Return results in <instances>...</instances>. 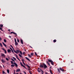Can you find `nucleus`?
Instances as JSON below:
<instances>
[{
  "label": "nucleus",
  "instance_id": "nucleus-54",
  "mask_svg": "<svg viewBox=\"0 0 74 74\" xmlns=\"http://www.w3.org/2000/svg\"><path fill=\"white\" fill-rule=\"evenodd\" d=\"M8 31H9V32H10V29H8Z\"/></svg>",
  "mask_w": 74,
  "mask_h": 74
},
{
  "label": "nucleus",
  "instance_id": "nucleus-5",
  "mask_svg": "<svg viewBox=\"0 0 74 74\" xmlns=\"http://www.w3.org/2000/svg\"><path fill=\"white\" fill-rule=\"evenodd\" d=\"M2 49H3V51H5V53H7V51H6V50L4 48H2Z\"/></svg>",
  "mask_w": 74,
  "mask_h": 74
},
{
  "label": "nucleus",
  "instance_id": "nucleus-14",
  "mask_svg": "<svg viewBox=\"0 0 74 74\" xmlns=\"http://www.w3.org/2000/svg\"><path fill=\"white\" fill-rule=\"evenodd\" d=\"M11 50H10V49H8V53H10V52H11Z\"/></svg>",
  "mask_w": 74,
  "mask_h": 74
},
{
  "label": "nucleus",
  "instance_id": "nucleus-17",
  "mask_svg": "<svg viewBox=\"0 0 74 74\" xmlns=\"http://www.w3.org/2000/svg\"><path fill=\"white\" fill-rule=\"evenodd\" d=\"M16 51L17 52V53L20 52V51H19V50H16Z\"/></svg>",
  "mask_w": 74,
  "mask_h": 74
},
{
  "label": "nucleus",
  "instance_id": "nucleus-47",
  "mask_svg": "<svg viewBox=\"0 0 74 74\" xmlns=\"http://www.w3.org/2000/svg\"><path fill=\"white\" fill-rule=\"evenodd\" d=\"M29 73H30V74H32V73H31V71H29Z\"/></svg>",
  "mask_w": 74,
  "mask_h": 74
},
{
  "label": "nucleus",
  "instance_id": "nucleus-7",
  "mask_svg": "<svg viewBox=\"0 0 74 74\" xmlns=\"http://www.w3.org/2000/svg\"><path fill=\"white\" fill-rule=\"evenodd\" d=\"M1 61L2 62V63H5L6 62L5 61V60H1Z\"/></svg>",
  "mask_w": 74,
  "mask_h": 74
},
{
  "label": "nucleus",
  "instance_id": "nucleus-10",
  "mask_svg": "<svg viewBox=\"0 0 74 74\" xmlns=\"http://www.w3.org/2000/svg\"><path fill=\"white\" fill-rule=\"evenodd\" d=\"M60 69L62 71H64V69H61V68H60Z\"/></svg>",
  "mask_w": 74,
  "mask_h": 74
},
{
  "label": "nucleus",
  "instance_id": "nucleus-57",
  "mask_svg": "<svg viewBox=\"0 0 74 74\" xmlns=\"http://www.w3.org/2000/svg\"><path fill=\"white\" fill-rule=\"evenodd\" d=\"M38 70H40V68H38Z\"/></svg>",
  "mask_w": 74,
  "mask_h": 74
},
{
  "label": "nucleus",
  "instance_id": "nucleus-19",
  "mask_svg": "<svg viewBox=\"0 0 74 74\" xmlns=\"http://www.w3.org/2000/svg\"><path fill=\"white\" fill-rule=\"evenodd\" d=\"M52 70L50 69V73H51V74H53V73H52Z\"/></svg>",
  "mask_w": 74,
  "mask_h": 74
},
{
  "label": "nucleus",
  "instance_id": "nucleus-6",
  "mask_svg": "<svg viewBox=\"0 0 74 74\" xmlns=\"http://www.w3.org/2000/svg\"><path fill=\"white\" fill-rule=\"evenodd\" d=\"M14 64H15L14 65H15L16 67H18V64L16 63L15 62H14Z\"/></svg>",
  "mask_w": 74,
  "mask_h": 74
},
{
  "label": "nucleus",
  "instance_id": "nucleus-27",
  "mask_svg": "<svg viewBox=\"0 0 74 74\" xmlns=\"http://www.w3.org/2000/svg\"><path fill=\"white\" fill-rule=\"evenodd\" d=\"M10 62L11 64H14V62H13V61H11Z\"/></svg>",
  "mask_w": 74,
  "mask_h": 74
},
{
  "label": "nucleus",
  "instance_id": "nucleus-36",
  "mask_svg": "<svg viewBox=\"0 0 74 74\" xmlns=\"http://www.w3.org/2000/svg\"><path fill=\"white\" fill-rule=\"evenodd\" d=\"M2 73H3V74H5V72L4 71H2Z\"/></svg>",
  "mask_w": 74,
  "mask_h": 74
},
{
  "label": "nucleus",
  "instance_id": "nucleus-61",
  "mask_svg": "<svg viewBox=\"0 0 74 74\" xmlns=\"http://www.w3.org/2000/svg\"><path fill=\"white\" fill-rule=\"evenodd\" d=\"M18 59V60H19V58H18V59Z\"/></svg>",
  "mask_w": 74,
  "mask_h": 74
},
{
  "label": "nucleus",
  "instance_id": "nucleus-40",
  "mask_svg": "<svg viewBox=\"0 0 74 74\" xmlns=\"http://www.w3.org/2000/svg\"><path fill=\"white\" fill-rule=\"evenodd\" d=\"M35 55H36V56H38V55H37V53H36V52H35Z\"/></svg>",
  "mask_w": 74,
  "mask_h": 74
},
{
  "label": "nucleus",
  "instance_id": "nucleus-37",
  "mask_svg": "<svg viewBox=\"0 0 74 74\" xmlns=\"http://www.w3.org/2000/svg\"><path fill=\"white\" fill-rule=\"evenodd\" d=\"M14 40H15V42H16V38H14Z\"/></svg>",
  "mask_w": 74,
  "mask_h": 74
},
{
  "label": "nucleus",
  "instance_id": "nucleus-3",
  "mask_svg": "<svg viewBox=\"0 0 74 74\" xmlns=\"http://www.w3.org/2000/svg\"><path fill=\"white\" fill-rule=\"evenodd\" d=\"M20 63L21 66H23V67H24V68H25V69H27V68H26V67H25V66L23 65V64H22V62H20Z\"/></svg>",
  "mask_w": 74,
  "mask_h": 74
},
{
  "label": "nucleus",
  "instance_id": "nucleus-55",
  "mask_svg": "<svg viewBox=\"0 0 74 74\" xmlns=\"http://www.w3.org/2000/svg\"><path fill=\"white\" fill-rule=\"evenodd\" d=\"M3 60V59L2 58V59L1 60Z\"/></svg>",
  "mask_w": 74,
  "mask_h": 74
},
{
  "label": "nucleus",
  "instance_id": "nucleus-12",
  "mask_svg": "<svg viewBox=\"0 0 74 74\" xmlns=\"http://www.w3.org/2000/svg\"><path fill=\"white\" fill-rule=\"evenodd\" d=\"M1 56H3V57H5V55L4 54H3V53H1Z\"/></svg>",
  "mask_w": 74,
  "mask_h": 74
},
{
  "label": "nucleus",
  "instance_id": "nucleus-20",
  "mask_svg": "<svg viewBox=\"0 0 74 74\" xmlns=\"http://www.w3.org/2000/svg\"><path fill=\"white\" fill-rule=\"evenodd\" d=\"M18 55H19V56H20V58H23V57L22 56V55H20V54H19Z\"/></svg>",
  "mask_w": 74,
  "mask_h": 74
},
{
  "label": "nucleus",
  "instance_id": "nucleus-44",
  "mask_svg": "<svg viewBox=\"0 0 74 74\" xmlns=\"http://www.w3.org/2000/svg\"><path fill=\"white\" fill-rule=\"evenodd\" d=\"M12 48L13 49H14V48H13V47L12 46V45H10Z\"/></svg>",
  "mask_w": 74,
  "mask_h": 74
},
{
  "label": "nucleus",
  "instance_id": "nucleus-21",
  "mask_svg": "<svg viewBox=\"0 0 74 74\" xmlns=\"http://www.w3.org/2000/svg\"><path fill=\"white\" fill-rule=\"evenodd\" d=\"M28 56H29V58H32V56L31 55H30L28 54Z\"/></svg>",
  "mask_w": 74,
  "mask_h": 74
},
{
  "label": "nucleus",
  "instance_id": "nucleus-4",
  "mask_svg": "<svg viewBox=\"0 0 74 74\" xmlns=\"http://www.w3.org/2000/svg\"><path fill=\"white\" fill-rule=\"evenodd\" d=\"M15 34V35H16V36H17V34H16V33L15 32H10V34Z\"/></svg>",
  "mask_w": 74,
  "mask_h": 74
},
{
  "label": "nucleus",
  "instance_id": "nucleus-34",
  "mask_svg": "<svg viewBox=\"0 0 74 74\" xmlns=\"http://www.w3.org/2000/svg\"><path fill=\"white\" fill-rule=\"evenodd\" d=\"M13 59H14V60H16V58H15L14 57H13Z\"/></svg>",
  "mask_w": 74,
  "mask_h": 74
},
{
  "label": "nucleus",
  "instance_id": "nucleus-33",
  "mask_svg": "<svg viewBox=\"0 0 74 74\" xmlns=\"http://www.w3.org/2000/svg\"><path fill=\"white\" fill-rule=\"evenodd\" d=\"M3 41H4V42H7V40H5V39H4L3 40Z\"/></svg>",
  "mask_w": 74,
  "mask_h": 74
},
{
  "label": "nucleus",
  "instance_id": "nucleus-43",
  "mask_svg": "<svg viewBox=\"0 0 74 74\" xmlns=\"http://www.w3.org/2000/svg\"><path fill=\"white\" fill-rule=\"evenodd\" d=\"M17 42H19V39H17Z\"/></svg>",
  "mask_w": 74,
  "mask_h": 74
},
{
  "label": "nucleus",
  "instance_id": "nucleus-35",
  "mask_svg": "<svg viewBox=\"0 0 74 74\" xmlns=\"http://www.w3.org/2000/svg\"><path fill=\"white\" fill-rule=\"evenodd\" d=\"M20 52V53L21 54V55H22V51H21Z\"/></svg>",
  "mask_w": 74,
  "mask_h": 74
},
{
  "label": "nucleus",
  "instance_id": "nucleus-1",
  "mask_svg": "<svg viewBox=\"0 0 74 74\" xmlns=\"http://www.w3.org/2000/svg\"><path fill=\"white\" fill-rule=\"evenodd\" d=\"M40 67L41 68H43L44 67V69H46V68H47V65H46V64H45L44 63H43L42 64H40Z\"/></svg>",
  "mask_w": 74,
  "mask_h": 74
},
{
  "label": "nucleus",
  "instance_id": "nucleus-31",
  "mask_svg": "<svg viewBox=\"0 0 74 74\" xmlns=\"http://www.w3.org/2000/svg\"><path fill=\"white\" fill-rule=\"evenodd\" d=\"M53 42H56V39L54 40L53 41Z\"/></svg>",
  "mask_w": 74,
  "mask_h": 74
},
{
  "label": "nucleus",
  "instance_id": "nucleus-26",
  "mask_svg": "<svg viewBox=\"0 0 74 74\" xmlns=\"http://www.w3.org/2000/svg\"><path fill=\"white\" fill-rule=\"evenodd\" d=\"M0 26L2 28V27H3V25L2 24H1L0 25Z\"/></svg>",
  "mask_w": 74,
  "mask_h": 74
},
{
  "label": "nucleus",
  "instance_id": "nucleus-16",
  "mask_svg": "<svg viewBox=\"0 0 74 74\" xmlns=\"http://www.w3.org/2000/svg\"><path fill=\"white\" fill-rule=\"evenodd\" d=\"M10 49L11 50L12 52H13V53H14V51H13V49H12L10 47Z\"/></svg>",
  "mask_w": 74,
  "mask_h": 74
},
{
  "label": "nucleus",
  "instance_id": "nucleus-24",
  "mask_svg": "<svg viewBox=\"0 0 74 74\" xmlns=\"http://www.w3.org/2000/svg\"><path fill=\"white\" fill-rule=\"evenodd\" d=\"M15 45H18V43H17V42H15Z\"/></svg>",
  "mask_w": 74,
  "mask_h": 74
},
{
  "label": "nucleus",
  "instance_id": "nucleus-46",
  "mask_svg": "<svg viewBox=\"0 0 74 74\" xmlns=\"http://www.w3.org/2000/svg\"><path fill=\"white\" fill-rule=\"evenodd\" d=\"M23 72H24V74H26V72H25V71H24Z\"/></svg>",
  "mask_w": 74,
  "mask_h": 74
},
{
  "label": "nucleus",
  "instance_id": "nucleus-15",
  "mask_svg": "<svg viewBox=\"0 0 74 74\" xmlns=\"http://www.w3.org/2000/svg\"><path fill=\"white\" fill-rule=\"evenodd\" d=\"M2 44H3V45H4V46H5V47H6H6H7V45L5 44L4 42H2Z\"/></svg>",
  "mask_w": 74,
  "mask_h": 74
},
{
  "label": "nucleus",
  "instance_id": "nucleus-25",
  "mask_svg": "<svg viewBox=\"0 0 74 74\" xmlns=\"http://www.w3.org/2000/svg\"><path fill=\"white\" fill-rule=\"evenodd\" d=\"M7 72L8 73H10V70L9 69H7Z\"/></svg>",
  "mask_w": 74,
  "mask_h": 74
},
{
  "label": "nucleus",
  "instance_id": "nucleus-52",
  "mask_svg": "<svg viewBox=\"0 0 74 74\" xmlns=\"http://www.w3.org/2000/svg\"><path fill=\"white\" fill-rule=\"evenodd\" d=\"M11 60H12V61H13V60H14V59H12V58H11Z\"/></svg>",
  "mask_w": 74,
  "mask_h": 74
},
{
  "label": "nucleus",
  "instance_id": "nucleus-8",
  "mask_svg": "<svg viewBox=\"0 0 74 74\" xmlns=\"http://www.w3.org/2000/svg\"><path fill=\"white\" fill-rule=\"evenodd\" d=\"M22 61L23 63V64H24V65H26V64L25 63V62H24V59H23V58Z\"/></svg>",
  "mask_w": 74,
  "mask_h": 74
},
{
  "label": "nucleus",
  "instance_id": "nucleus-32",
  "mask_svg": "<svg viewBox=\"0 0 74 74\" xmlns=\"http://www.w3.org/2000/svg\"><path fill=\"white\" fill-rule=\"evenodd\" d=\"M0 45L1 46V47H3V45L1 43H0Z\"/></svg>",
  "mask_w": 74,
  "mask_h": 74
},
{
  "label": "nucleus",
  "instance_id": "nucleus-38",
  "mask_svg": "<svg viewBox=\"0 0 74 74\" xmlns=\"http://www.w3.org/2000/svg\"><path fill=\"white\" fill-rule=\"evenodd\" d=\"M38 72H39V73H41V71H40L39 69H38Z\"/></svg>",
  "mask_w": 74,
  "mask_h": 74
},
{
  "label": "nucleus",
  "instance_id": "nucleus-56",
  "mask_svg": "<svg viewBox=\"0 0 74 74\" xmlns=\"http://www.w3.org/2000/svg\"><path fill=\"white\" fill-rule=\"evenodd\" d=\"M28 70L29 71H30V69H28Z\"/></svg>",
  "mask_w": 74,
  "mask_h": 74
},
{
  "label": "nucleus",
  "instance_id": "nucleus-45",
  "mask_svg": "<svg viewBox=\"0 0 74 74\" xmlns=\"http://www.w3.org/2000/svg\"><path fill=\"white\" fill-rule=\"evenodd\" d=\"M9 38H11V36H9Z\"/></svg>",
  "mask_w": 74,
  "mask_h": 74
},
{
  "label": "nucleus",
  "instance_id": "nucleus-29",
  "mask_svg": "<svg viewBox=\"0 0 74 74\" xmlns=\"http://www.w3.org/2000/svg\"><path fill=\"white\" fill-rule=\"evenodd\" d=\"M33 55H34V53H31V56H33Z\"/></svg>",
  "mask_w": 74,
  "mask_h": 74
},
{
  "label": "nucleus",
  "instance_id": "nucleus-28",
  "mask_svg": "<svg viewBox=\"0 0 74 74\" xmlns=\"http://www.w3.org/2000/svg\"><path fill=\"white\" fill-rule=\"evenodd\" d=\"M26 66H27V67H28V68H30V66H29L28 65H27V64H26Z\"/></svg>",
  "mask_w": 74,
  "mask_h": 74
},
{
  "label": "nucleus",
  "instance_id": "nucleus-18",
  "mask_svg": "<svg viewBox=\"0 0 74 74\" xmlns=\"http://www.w3.org/2000/svg\"><path fill=\"white\" fill-rule=\"evenodd\" d=\"M13 51L14 52H15V53H16L17 54H18V52H17L16 51H15V50H14V49H13Z\"/></svg>",
  "mask_w": 74,
  "mask_h": 74
},
{
  "label": "nucleus",
  "instance_id": "nucleus-48",
  "mask_svg": "<svg viewBox=\"0 0 74 74\" xmlns=\"http://www.w3.org/2000/svg\"><path fill=\"white\" fill-rule=\"evenodd\" d=\"M1 40H2V39H1V38L0 37V41Z\"/></svg>",
  "mask_w": 74,
  "mask_h": 74
},
{
  "label": "nucleus",
  "instance_id": "nucleus-59",
  "mask_svg": "<svg viewBox=\"0 0 74 74\" xmlns=\"http://www.w3.org/2000/svg\"><path fill=\"white\" fill-rule=\"evenodd\" d=\"M13 62H15V60H13Z\"/></svg>",
  "mask_w": 74,
  "mask_h": 74
},
{
  "label": "nucleus",
  "instance_id": "nucleus-41",
  "mask_svg": "<svg viewBox=\"0 0 74 74\" xmlns=\"http://www.w3.org/2000/svg\"><path fill=\"white\" fill-rule=\"evenodd\" d=\"M15 55L16 56V58H17V59H18V56H17V55Z\"/></svg>",
  "mask_w": 74,
  "mask_h": 74
},
{
  "label": "nucleus",
  "instance_id": "nucleus-53",
  "mask_svg": "<svg viewBox=\"0 0 74 74\" xmlns=\"http://www.w3.org/2000/svg\"><path fill=\"white\" fill-rule=\"evenodd\" d=\"M1 30H3V28H1V29H0Z\"/></svg>",
  "mask_w": 74,
  "mask_h": 74
},
{
  "label": "nucleus",
  "instance_id": "nucleus-9",
  "mask_svg": "<svg viewBox=\"0 0 74 74\" xmlns=\"http://www.w3.org/2000/svg\"><path fill=\"white\" fill-rule=\"evenodd\" d=\"M21 71V69H17L16 72H19V71Z\"/></svg>",
  "mask_w": 74,
  "mask_h": 74
},
{
  "label": "nucleus",
  "instance_id": "nucleus-58",
  "mask_svg": "<svg viewBox=\"0 0 74 74\" xmlns=\"http://www.w3.org/2000/svg\"><path fill=\"white\" fill-rule=\"evenodd\" d=\"M14 74H16V73H15V72H14Z\"/></svg>",
  "mask_w": 74,
  "mask_h": 74
},
{
  "label": "nucleus",
  "instance_id": "nucleus-60",
  "mask_svg": "<svg viewBox=\"0 0 74 74\" xmlns=\"http://www.w3.org/2000/svg\"><path fill=\"white\" fill-rule=\"evenodd\" d=\"M1 67H2L0 65V68H1Z\"/></svg>",
  "mask_w": 74,
  "mask_h": 74
},
{
  "label": "nucleus",
  "instance_id": "nucleus-30",
  "mask_svg": "<svg viewBox=\"0 0 74 74\" xmlns=\"http://www.w3.org/2000/svg\"><path fill=\"white\" fill-rule=\"evenodd\" d=\"M47 63V64H48L49 65V66H50V64H49V62H48V61H46Z\"/></svg>",
  "mask_w": 74,
  "mask_h": 74
},
{
  "label": "nucleus",
  "instance_id": "nucleus-64",
  "mask_svg": "<svg viewBox=\"0 0 74 74\" xmlns=\"http://www.w3.org/2000/svg\"><path fill=\"white\" fill-rule=\"evenodd\" d=\"M20 74H22V73H20Z\"/></svg>",
  "mask_w": 74,
  "mask_h": 74
},
{
  "label": "nucleus",
  "instance_id": "nucleus-42",
  "mask_svg": "<svg viewBox=\"0 0 74 74\" xmlns=\"http://www.w3.org/2000/svg\"><path fill=\"white\" fill-rule=\"evenodd\" d=\"M6 59L7 60H8V61L9 60V59H8V58H6Z\"/></svg>",
  "mask_w": 74,
  "mask_h": 74
},
{
  "label": "nucleus",
  "instance_id": "nucleus-22",
  "mask_svg": "<svg viewBox=\"0 0 74 74\" xmlns=\"http://www.w3.org/2000/svg\"><path fill=\"white\" fill-rule=\"evenodd\" d=\"M60 69H58V72H59V73H60Z\"/></svg>",
  "mask_w": 74,
  "mask_h": 74
},
{
  "label": "nucleus",
  "instance_id": "nucleus-11",
  "mask_svg": "<svg viewBox=\"0 0 74 74\" xmlns=\"http://www.w3.org/2000/svg\"><path fill=\"white\" fill-rule=\"evenodd\" d=\"M25 59H27V60H28V61H30V59H29V58H27V57H25Z\"/></svg>",
  "mask_w": 74,
  "mask_h": 74
},
{
  "label": "nucleus",
  "instance_id": "nucleus-49",
  "mask_svg": "<svg viewBox=\"0 0 74 74\" xmlns=\"http://www.w3.org/2000/svg\"><path fill=\"white\" fill-rule=\"evenodd\" d=\"M45 74H48V72H45Z\"/></svg>",
  "mask_w": 74,
  "mask_h": 74
},
{
  "label": "nucleus",
  "instance_id": "nucleus-2",
  "mask_svg": "<svg viewBox=\"0 0 74 74\" xmlns=\"http://www.w3.org/2000/svg\"><path fill=\"white\" fill-rule=\"evenodd\" d=\"M48 61L49 62H51V64H52V65H54V64H53V62L52 60H49Z\"/></svg>",
  "mask_w": 74,
  "mask_h": 74
},
{
  "label": "nucleus",
  "instance_id": "nucleus-51",
  "mask_svg": "<svg viewBox=\"0 0 74 74\" xmlns=\"http://www.w3.org/2000/svg\"><path fill=\"white\" fill-rule=\"evenodd\" d=\"M25 52H24L23 53V54H25Z\"/></svg>",
  "mask_w": 74,
  "mask_h": 74
},
{
  "label": "nucleus",
  "instance_id": "nucleus-23",
  "mask_svg": "<svg viewBox=\"0 0 74 74\" xmlns=\"http://www.w3.org/2000/svg\"><path fill=\"white\" fill-rule=\"evenodd\" d=\"M15 66V65L14 64H12L11 65V66L12 67H14Z\"/></svg>",
  "mask_w": 74,
  "mask_h": 74
},
{
  "label": "nucleus",
  "instance_id": "nucleus-62",
  "mask_svg": "<svg viewBox=\"0 0 74 74\" xmlns=\"http://www.w3.org/2000/svg\"><path fill=\"white\" fill-rule=\"evenodd\" d=\"M14 72H15V70H14Z\"/></svg>",
  "mask_w": 74,
  "mask_h": 74
},
{
  "label": "nucleus",
  "instance_id": "nucleus-39",
  "mask_svg": "<svg viewBox=\"0 0 74 74\" xmlns=\"http://www.w3.org/2000/svg\"><path fill=\"white\" fill-rule=\"evenodd\" d=\"M40 71H42V72H43V71H42V70L40 68Z\"/></svg>",
  "mask_w": 74,
  "mask_h": 74
},
{
  "label": "nucleus",
  "instance_id": "nucleus-63",
  "mask_svg": "<svg viewBox=\"0 0 74 74\" xmlns=\"http://www.w3.org/2000/svg\"><path fill=\"white\" fill-rule=\"evenodd\" d=\"M1 30V31H2L3 32V31H4L3 30H2H2Z\"/></svg>",
  "mask_w": 74,
  "mask_h": 74
},
{
  "label": "nucleus",
  "instance_id": "nucleus-13",
  "mask_svg": "<svg viewBox=\"0 0 74 74\" xmlns=\"http://www.w3.org/2000/svg\"><path fill=\"white\" fill-rule=\"evenodd\" d=\"M21 44H23V40H22V39H21Z\"/></svg>",
  "mask_w": 74,
  "mask_h": 74
},
{
  "label": "nucleus",
  "instance_id": "nucleus-50",
  "mask_svg": "<svg viewBox=\"0 0 74 74\" xmlns=\"http://www.w3.org/2000/svg\"><path fill=\"white\" fill-rule=\"evenodd\" d=\"M29 47H30V48H33V47H32V46H29Z\"/></svg>",
  "mask_w": 74,
  "mask_h": 74
}]
</instances>
